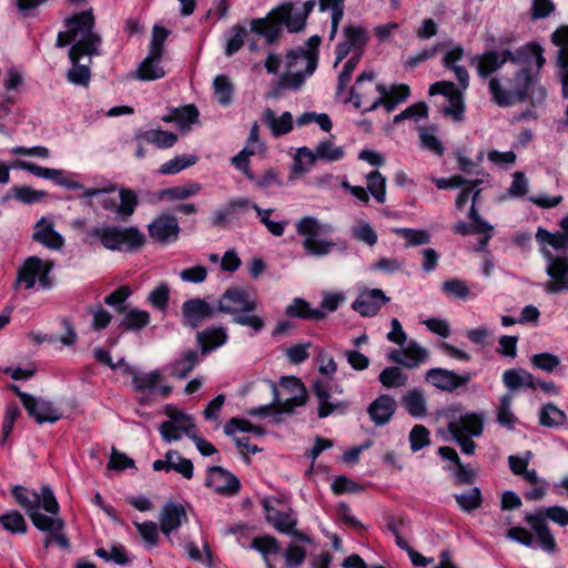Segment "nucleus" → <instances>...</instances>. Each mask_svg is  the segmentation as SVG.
Masks as SVG:
<instances>
[{
	"label": "nucleus",
	"mask_w": 568,
	"mask_h": 568,
	"mask_svg": "<svg viewBox=\"0 0 568 568\" xmlns=\"http://www.w3.org/2000/svg\"><path fill=\"white\" fill-rule=\"evenodd\" d=\"M67 30L59 32L57 47L70 43L69 58L72 68L68 71L69 82L87 87L91 79L90 64L93 55H99L101 37L93 30L94 17L91 11H83L65 20Z\"/></svg>",
	"instance_id": "nucleus-1"
},
{
	"label": "nucleus",
	"mask_w": 568,
	"mask_h": 568,
	"mask_svg": "<svg viewBox=\"0 0 568 568\" xmlns=\"http://www.w3.org/2000/svg\"><path fill=\"white\" fill-rule=\"evenodd\" d=\"M316 6V0L305 2H284L263 19H253L251 30L265 38L267 43L275 42L282 33L283 27L290 32L301 31L311 11Z\"/></svg>",
	"instance_id": "nucleus-2"
},
{
	"label": "nucleus",
	"mask_w": 568,
	"mask_h": 568,
	"mask_svg": "<svg viewBox=\"0 0 568 568\" xmlns=\"http://www.w3.org/2000/svg\"><path fill=\"white\" fill-rule=\"evenodd\" d=\"M11 491L16 501L27 511L36 528L41 531L64 528V523L59 517V503L49 486H42L41 491L37 493L21 485H14Z\"/></svg>",
	"instance_id": "nucleus-3"
},
{
	"label": "nucleus",
	"mask_w": 568,
	"mask_h": 568,
	"mask_svg": "<svg viewBox=\"0 0 568 568\" xmlns=\"http://www.w3.org/2000/svg\"><path fill=\"white\" fill-rule=\"evenodd\" d=\"M542 53L544 50L540 44L530 42L515 51H486L480 55L474 57L473 63L476 65L478 74L481 78H487L500 69L507 61H511L517 64H529L530 60L535 58L536 68L537 70H540L546 62Z\"/></svg>",
	"instance_id": "nucleus-4"
},
{
	"label": "nucleus",
	"mask_w": 568,
	"mask_h": 568,
	"mask_svg": "<svg viewBox=\"0 0 568 568\" xmlns=\"http://www.w3.org/2000/svg\"><path fill=\"white\" fill-rule=\"evenodd\" d=\"M53 267L51 260H42L36 255L27 257L17 268L13 291H50L54 286L51 275Z\"/></svg>",
	"instance_id": "nucleus-5"
},
{
	"label": "nucleus",
	"mask_w": 568,
	"mask_h": 568,
	"mask_svg": "<svg viewBox=\"0 0 568 568\" xmlns=\"http://www.w3.org/2000/svg\"><path fill=\"white\" fill-rule=\"evenodd\" d=\"M87 235L98 240L104 248L110 251H135L145 242L144 234L133 226L101 225L87 230Z\"/></svg>",
	"instance_id": "nucleus-6"
},
{
	"label": "nucleus",
	"mask_w": 568,
	"mask_h": 568,
	"mask_svg": "<svg viewBox=\"0 0 568 568\" xmlns=\"http://www.w3.org/2000/svg\"><path fill=\"white\" fill-rule=\"evenodd\" d=\"M295 227L296 233L303 239L302 247L310 256H327L337 246L334 241L321 237V235L332 232V226L321 223L314 216H303L296 222Z\"/></svg>",
	"instance_id": "nucleus-7"
},
{
	"label": "nucleus",
	"mask_w": 568,
	"mask_h": 568,
	"mask_svg": "<svg viewBox=\"0 0 568 568\" xmlns=\"http://www.w3.org/2000/svg\"><path fill=\"white\" fill-rule=\"evenodd\" d=\"M525 520L535 531L539 547L552 552L556 549V540L546 521L550 520L561 527L568 526V509L562 506L546 507L534 514L527 513Z\"/></svg>",
	"instance_id": "nucleus-8"
},
{
	"label": "nucleus",
	"mask_w": 568,
	"mask_h": 568,
	"mask_svg": "<svg viewBox=\"0 0 568 568\" xmlns=\"http://www.w3.org/2000/svg\"><path fill=\"white\" fill-rule=\"evenodd\" d=\"M484 430V415L479 413H467L450 420L448 432L450 439L458 444L463 454L471 456L476 450V443L473 437L481 436Z\"/></svg>",
	"instance_id": "nucleus-9"
},
{
	"label": "nucleus",
	"mask_w": 568,
	"mask_h": 568,
	"mask_svg": "<svg viewBox=\"0 0 568 568\" xmlns=\"http://www.w3.org/2000/svg\"><path fill=\"white\" fill-rule=\"evenodd\" d=\"M281 393L276 385L270 382L274 404H277V413H292L294 408L303 406L306 403L307 393L304 384L294 376L281 378Z\"/></svg>",
	"instance_id": "nucleus-10"
},
{
	"label": "nucleus",
	"mask_w": 568,
	"mask_h": 568,
	"mask_svg": "<svg viewBox=\"0 0 568 568\" xmlns=\"http://www.w3.org/2000/svg\"><path fill=\"white\" fill-rule=\"evenodd\" d=\"M546 260V274L548 281L542 284L547 294L568 292V254L554 255L549 248H540Z\"/></svg>",
	"instance_id": "nucleus-11"
},
{
	"label": "nucleus",
	"mask_w": 568,
	"mask_h": 568,
	"mask_svg": "<svg viewBox=\"0 0 568 568\" xmlns=\"http://www.w3.org/2000/svg\"><path fill=\"white\" fill-rule=\"evenodd\" d=\"M257 308V300L253 293L242 286L227 288L219 301V310L233 317L241 313H252Z\"/></svg>",
	"instance_id": "nucleus-12"
},
{
	"label": "nucleus",
	"mask_w": 568,
	"mask_h": 568,
	"mask_svg": "<svg viewBox=\"0 0 568 568\" xmlns=\"http://www.w3.org/2000/svg\"><path fill=\"white\" fill-rule=\"evenodd\" d=\"M126 372L132 375V387L140 394L139 402L141 404L149 402V394L151 393L158 392L162 397H168L172 392L169 385H160L163 376L158 369L141 373L133 368H128Z\"/></svg>",
	"instance_id": "nucleus-13"
},
{
	"label": "nucleus",
	"mask_w": 568,
	"mask_h": 568,
	"mask_svg": "<svg viewBox=\"0 0 568 568\" xmlns=\"http://www.w3.org/2000/svg\"><path fill=\"white\" fill-rule=\"evenodd\" d=\"M375 73L374 71H364L361 73L355 84L349 90V97L345 99V102H351L356 109L362 108L365 104H371L375 99L373 95L375 93L381 94V91L384 90L383 84L375 83Z\"/></svg>",
	"instance_id": "nucleus-14"
},
{
	"label": "nucleus",
	"mask_w": 568,
	"mask_h": 568,
	"mask_svg": "<svg viewBox=\"0 0 568 568\" xmlns=\"http://www.w3.org/2000/svg\"><path fill=\"white\" fill-rule=\"evenodd\" d=\"M312 390L317 400V416L326 418L333 414H343L348 403L346 400L334 398L332 388L327 382L315 379L312 384Z\"/></svg>",
	"instance_id": "nucleus-15"
},
{
	"label": "nucleus",
	"mask_w": 568,
	"mask_h": 568,
	"mask_svg": "<svg viewBox=\"0 0 568 568\" xmlns=\"http://www.w3.org/2000/svg\"><path fill=\"white\" fill-rule=\"evenodd\" d=\"M170 417V420L163 422L159 427L162 438L168 443L179 440L183 435L192 439L196 433L193 417L183 412H174Z\"/></svg>",
	"instance_id": "nucleus-16"
},
{
	"label": "nucleus",
	"mask_w": 568,
	"mask_h": 568,
	"mask_svg": "<svg viewBox=\"0 0 568 568\" xmlns=\"http://www.w3.org/2000/svg\"><path fill=\"white\" fill-rule=\"evenodd\" d=\"M18 397L29 416L34 418L38 424H53L61 417L58 409L49 400L32 396L28 393H18Z\"/></svg>",
	"instance_id": "nucleus-17"
},
{
	"label": "nucleus",
	"mask_w": 568,
	"mask_h": 568,
	"mask_svg": "<svg viewBox=\"0 0 568 568\" xmlns=\"http://www.w3.org/2000/svg\"><path fill=\"white\" fill-rule=\"evenodd\" d=\"M16 168L28 171L38 178L51 180L55 184H58L60 186H64L69 190L83 189V185L81 183H79L72 179L71 173L64 172L59 169L42 168L32 162H28V161H23V160H18L16 162Z\"/></svg>",
	"instance_id": "nucleus-18"
},
{
	"label": "nucleus",
	"mask_w": 568,
	"mask_h": 568,
	"mask_svg": "<svg viewBox=\"0 0 568 568\" xmlns=\"http://www.w3.org/2000/svg\"><path fill=\"white\" fill-rule=\"evenodd\" d=\"M551 41L558 48L556 64L560 69L559 78L562 87V97L568 99V26L558 28L551 34Z\"/></svg>",
	"instance_id": "nucleus-19"
},
{
	"label": "nucleus",
	"mask_w": 568,
	"mask_h": 568,
	"mask_svg": "<svg viewBox=\"0 0 568 568\" xmlns=\"http://www.w3.org/2000/svg\"><path fill=\"white\" fill-rule=\"evenodd\" d=\"M468 217L471 223L458 222L452 227V231L460 235L480 234L483 237L479 243L481 247H485L493 236V225L481 219L474 205L470 206Z\"/></svg>",
	"instance_id": "nucleus-20"
},
{
	"label": "nucleus",
	"mask_w": 568,
	"mask_h": 568,
	"mask_svg": "<svg viewBox=\"0 0 568 568\" xmlns=\"http://www.w3.org/2000/svg\"><path fill=\"white\" fill-rule=\"evenodd\" d=\"M425 377L426 381L434 385L436 388L446 392H453L456 388L468 384L471 378V375H459L454 371H448L445 368H432L426 373Z\"/></svg>",
	"instance_id": "nucleus-21"
},
{
	"label": "nucleus",
	"mask_w": 568,
	"mask_h": 568,
	"mask_svg": "<svg viewBox=\"0 0 568 568\" xmlns=\"http://www.w3.org/2000/svg\"><path fill=\"white\" fill-rule=\"evenodd\" d=\"M389 298L379 288L366 290L359 293L352 308L362 316H374Z\"/></svg>",
	"instance_id": "nucleus-22"
},
{
	"label": "nucleus",
	"mask_w": 568,
	"mask_h": 568,
	"mask_svg": "<svg viewBox=\"0 0 568 568\" xmlns=\"http://www.w3.org/2000/svg\"><path fill=\"white\" fill-rule=\"evenodd\" d=\"M150 236L160 243H170L178 240L180 226L175 216L162 214L149 225Z\"/></svg>",
	"instance_id": "nucleus-23"
},
{
	"label": "nucleus",
	"mask_w": 568,
	"mask_h": 568,
	"mask_svg": "<svg viewBox=\"0 0 568 568\" xmlns=\"http://www.w3.org/2000/svg\"><path fill=\"white\" fill-rule=\"evenodd\" d=\"M396 408L395 398L388 394H382L369 404L367 414L375 426H384L390 422Z\"/></svg>",
	"instance_id": "nucleus-24"
},
{
	"label": "nucleus",
	"mask_w": 568,
	"mask_h": 568,
	"mask_svg": "<svg viewBox=\"0 0 568 568\" xmlns=\"http://www.w3.org/2000/svg\"><path fill=\"white\" fill-rule=\"evenodd\" d=\"M214 308L202 298L187 300L182 305V315L184 324L195 328L206 318L212 317Z\"/></svg>",
	"instance_id": "nucleus-25"
},
{
	"label": "nucleus",
	"mask_w": 568,
	"mask_h": 568,
	"mask_svg": "<svg viewBox=\"0 0 568 568\" xmlns=\"http://www.w3.org/2000/svg\"><path fill=\"white\" fill-rule=\"evenodd\" d=\"M32 239L52 251H60L64 246V237L54 230L53 223L45 217H41L36 223Z\"/></svg>",
	"instance_id": "nucleus-26"
},
{
	"label": "nucleus",
	"mask_w": 568,
	"mask_h": 568,
	"mask_svg": "<svg viewBox=\"0 0 568 568\" xmlns=\"http://www.w3.org/2000/svg\"><path fill=\"white\" fill-rule=\"evenodd\" d=\"M205 484L220 494H234L240 488L239 479L219 466H213L209 469Z\"/></svg>",
	"instance_id": "nucleus-27"
},
{
	"label": "nucleus",
	"mask_w": 568,
	"mask_h": 568,
	"mask_svg": "<svg viewBox=\"0 0 568 568\" xmlns=\"http://www.w3.org/2000/svg\"><path fill=\"white\" fill-rule=\"evenodd\" d=\"M83 193L79 196L83 204L88 206H92V199L97 197L104 210H110L115 212V203L114 199L108 196V194L116 191V185L112 182L105 181L101 184H98L94 187L82 189Z\"/></svg>",
	"instance_id": "nucleus-28"
},
{
	"label": "nucleus",
	"mask_w": 568,
	"mask_h": 568,
	"mask_svg": "<svg viewBox=\"0 0 568 568\" xmlns=\"http://www.w3.org/2000/svg\"><path fill=\"white\" fill-rule=\"evenodd\" d=\"M187 516L183 505L169 503L166 504L161 513V530L164 535L169 536L172 531L176 530L184 521Z\"/></svg>",
	"instance_id": "nucleus-29"
},
{
	"label": "nucleus",
	"mask_w": 568,
	"mask_h": 568,
	"mask_svg": "<svg viewBox=\"0 0 568 568\" xmlns=\"http://www.w3.org/2000/svg\"><path fill=\"white\" fill-rule=\"evenodd\" d=\"M503 383L510 394L523 387L537 389L536 378L523 368L506 369L503 373Z\"/></svg>",
	"instance_id": "nucleus-30"
},
{
	"label": "nucleus",
	"mask_w": 568,
	"mask_h": 568,
	"mask_svg": "<svg viewBox=\"0 0 568 568\" xmlns=\"http://www.w3.org/2000/svg\"><path fill=\"white\" fill-rule=\"evenodd\" d=\"M262 120L275 138L287 134L293 130V115L288 111L277 115L272 109H265L262 113Z\"/></svg>",
	"instance_id": "nucleus-31"
},
{
	"label": "nucleus",
	"mask_w": 568,
	"mask_h": 568,
	"mask_svg": "<svg viewBox=\"0 0 568 568\" xmlns=\"http://www.w3.org/2000/svg\"><path fill=\"white\" fill-rule=\"evenodd\" d=\"M321 43V38L318 36H312L303 47H300L295 50H291V60L302 59L306 61V65H308V73H314L317 68L318 62V47Z\"/></svg>",
	"instance_id": "nucleus-32"
},
{
	"label": "nucleus",
	"mask_w": 568,
	"mask_h": 568,
	"mask_svg": "<svg viewBox=\"0 0 568 568\" xmlns=\"http://www.w3.org/2000/svg\"><path fill=\"white\" fill-rule=\"evenodd\" d=\"M200 355L195 349H187L179 358L172 362L166 369L170 375L176 378H185L199 364Z\"/></svg>",
	"instance_id": "nucleus-33"
},
{
	"label": "nucleus",
	"mask_w": 568,
	"mask_h": 568,
	"mask_svg": "<svg viewBox=\"0 0 568 568\" xmlns=\"http://www.w3.org/2000/svg\"><path fill=\"white\" fill-rule=\"evenodd\" d=\"M227 341V333L223 327L206 328L197 334V343L201 346L202 354H207Z\"/></svg>",
	"instance_id": "nucleus-34"
},
{
	"label": "nucleus",
	"mask_w": 568,
	"mask_h": 568,
	"mask_svg": "<svg viewBox=\"0 0 568 568\" xmlns=\"http://www.w3.org/2000/svg\"><path fill=\"white\" fill-rule=\"evenodd\" d=\"M402 405L415 418H423L427 414L426 398L419 389H410L405 393L402 397Z\"/></svg>",
	"instance_id": "nucleus-35"
},
{
	"label": "nucleus",
	"mask_w": 568,
	"mask_h": 568,
	"mask_svg": "<svg viewBox=\"0 0 568 568\" xmlns=\"http://www.w3.org/2000/svg\"><path fill=\"white\" fill-rule=\"evenodd\" d=\"M285 314L290 317L321 321L325 318L322 310L312 308L310 303L301 297H295L285 308Z\"/></svg>",
	"instance_id": "nucleus-36"
},
{
	"label": "nucleus",
	"mask_w": 568,
	"mask_h": 568,
	"mask_svg": "<svg viewBox=\"0 0 568 568\" xmlns=\"http://www.w3.org/2000/svg\"><path fill=\"white\" fill-rule=\"evenodd\" d=\"M345 0H318L321 12H331V31L328 39L333 41L337 34L339 22L344 17Z\"/></svg>",
	"instance_id": "nucleus-37"
},
{
	"label": "nucleus",
	"mask_w": 568,
	"mask_h": 568,
	"mask_svg": "<svg viewBox=\"0 0 568 568\" xmlns=\"http://www.w3.org/2000/svg\"><path fill=\"white\" fill-rule=\"evenodd\" d=\"M136 139L153 144L159 149H170L176 143L178 135L170 131L152 129L138 133Z\"/></svg>",
	"instance_id": "nucleus-38"
},
{
	"label": "nucleus",
	"mask_w": 568,
	"mask_h": 568,
	"mask_svg": "<svg viewBox=\"0 0 568 568\" xmlns=\"http://www.w3.org/2000/svg\"><path fill=\"white\" fill-rule=\"evenodd\" d=\"M199 118V111L193 104L181 109H175L171 114L162 118L164 122H174L182 130H189L190 125L195 123Z\"/></svg>",
	"instance_id": "nucleus-39"
},
{
	"label": "nucleus",
	"mask_w": 568,
	"mask_h": 568,
	"mask_svg": "<svg viewBox=\"0 0 568 568\" xmlns=\"http://www.w3.org/2000/svg\"><path fill=\"white\" fill-rule=\"evenodd\" d=\"M202 190V185L197 182H189L184 185H176L163 189L159 192V199H168L170 201H181L197 195Z\"/></svg>",
	"instance_id": "nucleus-40"
},
{
	"label": "nucleus",
	"mask_w": 568,
	"mask_h": 568,
	"mask_svg": "<svg viewBox=\"0 0 568 568\" xmlns=\"http://www.w3.org/2000/svg\"><path fill=\"white\" fill-rule=\"evenodd\" d=\"M429 353L418 342L410 341L405 346V355L403 358V366L409 369L418 367L420 364L428 361Z\"/></svg>",
	"instance_id": "nucleus-41"
},
{
	"label": "nucleus",
	"mask_w": 568,
	"mask_h": 568,
	"mask_svg": "<svg viewBox=\"0 0 568 568\" xmlns=\"http://www.w3.org/2000/svg\"><path fill=\"white\" fill-rule=\"evenodd\" d=\"M150 313L139 308L126 311L121 320V327L125 331H141L150 324Z\"/></svg>",
	"instance_id": "nucleus-42"
},
{
	"label": "nucleus",
	"mask_w": 568,
	"mask_h": 568,
	"mask_svg": "<svg viewBox=\"0 0 568 568\" xmlns=\"http://www.w3.org/2000/svg\"><path fill=\"white\" fill-rule=\"evenodd\" d=\"M532 62L536 64L535 58L530 60L529 64H523L524 68L519 70L515 75L513 90L518 102L525 100L527 92L532 84V74L531 70L529 69Z\"/></svg>",
	"instance_id": "nucleus-43"
},
{
	"label": "nucleus",
	"mask_w": 568,
	"mask_h": 568,
	"mask_svg": "<svg viewBox=\"0 0 568 568\" xmlns=\"http://www.w3.org/2000/svg\"><path fill=\"white\" fill-rule=\"evenodd\" d=\"M488 89L491 94V100L499 106H510L518 102L514 90L505 89L498 78H491L489 80Z\"/></svg>",
	"instance_id": "nucleus-44"
},
{
	"label": "nucleus",
	"mask_w": 568,
	"mask_h": 568,
	"mask_svg": "<svg viewBox=\"0 0 568 568\" xmlns=\"http://www.w3.org/2000/svg\"><path fill=\"white\" fill-rule=\"evenodd\" d=\"M266 518L276 530L288 535H297V532L293 531L296 519L291 514L267 508Z\"/></svg>",
	"instance_id": "nucleus-45"
},
{
	"label": "nucleus",
	"mask_w": 568,
	"mask_h": 568,
	"mask_svg": "<svg viewBox=\"0 0 568 568\" xmlns=\"http://www.w3.org/2000/svg\"><path fill=\"white\" fill-rule=\"evenodd\" d=\"M536 240L542 247L551 246L555 250H568V237L562 232L551 233L539 226L536 232Z\"/></svg>",
	"instance_id": "nucleus-46"
},
{
	"label": "nucleus",
	"mask_w": 568,
	"mask_h": 568,
	"mask_svg": "<svg viewBox=\"0 0 568 568\" xmlns=\"http://www.w3.org/2000/svg\"><path fill=\"white\" fill-rule=\"evenodd\" d=\"M567 422V415L555 404H546L539 410V423L545 427H559Z\"/></svg>",
	"instance_id": "nucleus-47"
},
{
	"label": "nucleus",
	"mask_w": 568,
	"mask_h": 568,
	"mask_svg": "<svg viewBox=\"0 0 568 568\" xmlns=\"http://www.w3.org/2000/svg\"><path fill=\"white\" fill-rule=\"evenodd\" d=\"M367 192L377 203L386 202V178L377 170L366 174Z\"/></svg>",
	"instance_id": "nucleus-48"
},
{
	"label": "nucleus",
	"mask_w": 568,
	"mask_h": 568,
	"mask_svg": "<svg viewBox=\"0 0 568 568\" xmlns=\"http://www.w3.org/2000/svg\"><path fill=\"white\" fill-rule=\"evenodd\" d=\"M224 433L231 437H235V434L239 433H251L254 436H263L265 430L261 426L254 425L246 419L233 417L224 425Z\"/></svg>",
	"instance_id": "nucleus-49"
},
{
	"label": "nucleus",
	"mask_w": 568,
	"mask_h": 568,
	"mask_svg": "<svg viewBox=\"0 0 568 568\" xmlns=\"http://www.w3.org/2000/svg\"><path fill=\"white\" fill-rule=\"evenodd\" d=\"M199 161V158L194 154H182L178 155L166 162H164L159 172L164 175H172L194 165Z\"/></svg>",
	"instance_id": "nucleus-50"
},
{
	"label": "nucleus",
	"mask_w": 568,
	"mask_h": 568,
	"mask_svg": "<svg viewBox=\"0 0 568 568\" xmlns=\"http://www.w3.org/2000/svg\"><path fill=\"white\" fill-rule=\"evenodd\" d=\"M162 57H153L152 54H148V57L140 63L139 67V78L142 80L151 81L156 80L164 77V70L160 65Z\"/></svg>",
	"instance_id": "nucleus-51"
},
{
	"label": "nucleus",
	"mask_w": 568,
	"mask_h": 568,
	"mask_svg": "<svg viewBox=\"0 0 568 568\" xmlns=\"http://www.w3.org/2000/svg\"><path fill=\"white\" fill-rule=\"evenodd\" d=\"M404 92L402 95L396 100H390L386 95V87H384V90L381 91V94L377 95L369 105L365 106L363 109V113L372 112L378 109L379 106H384L386 112H392L395 110V108L398 105V103L405 101L409 97V88H403Z\"/></svg>",
	"instance_id": "nucleus-52"
},
{
	"label": "nucleus",
	"mask_w": 568,
	"mask_h": 568,
	"mask_svg": "<svg viewBox=\"0 0 568 568\" xmlns=\"http://www.w3.org/2000/svg\"><path fill=\"white\" fill-rule=\"evenodd\" d=\"M351 236L368 246H374L378 241V235L374 227L366 221H357L349 230Z\"/></svg>",
	"instance_id": "nucleus-53"
},
{
	"label": "nucleus",
	"mask_w": 568,
	"mask_h": 568,
	"mask_svg": "<svg viewBox=\"0 0 568 568\" xmlns=\"http://www.w3.org/2000/svg\"><path fill=\"white\" fill-rule=\"evenodd\" d=\"M378 381L386 388H398L407 384L408 376L398 366H390L381 372Z\"/></svg>",
	"instance_id": "nucleus-54"
},
{
	"label": "nucleus",
	"mask_w": 568,
	"mask_h": 568,
	"mask_svg": "<svg viewBox=\"0 0 568 568\" xmlns=\"http://www.w3.org/2000/svg\"><path fill=\"white\" fill-rule=\"evenodd\" d=\"M213 89L216 100L222 106H229L232 103L234 89L226 75H217L213 81Z\"/></svg>",
	"instance_id": "nucleus-55"
},
{
	"label": "nucleus",
	"mask_w": 568,
	"mask_h": 568,
	"mask_svg": "<svg viewBox=\"0 0 568 568\" xmlns=\"http://www.w3.org/2000/svg\"><path fill=\"white\" fill-rule=\"evenodd\" d=\"M315 150L317 158L328 163L339 161L345 155L344 148L335 145L331 140L320 141Z\"/></svg>",
	"instance_id": "nucleus-56"
},
{
	"label": "nucleus",
	"mask_w": 568,
	"mask_h": 568,
	"mask_svg": "<svg viewBox=\"0 0 568 568\" xmlns=\"http://www.w3.org/2000/svg\"><path fill=\"white\" fill-rule=\"evenodd\" d=\"M344 39L354 49V54L362 53L367 42V32L361 26L349 24L344 29Z\"/></svg>",
	"instance_id": "nucleus-57"
},
{
	"label": "nucleus",
	"mask_w": 568,
	"mask_h": 568,
	"mask_svg": "<svg viewBox=\"0 0 568 568\" xmlns=\"http://www.w3.org/2000/svg\"><path fill=\"white\" fill-rule=\"evenodd\" d=\"M454 497L458 506L466 513H470L481 506V491L477 487L455 494Z\"/></svg>",
	"instance_id": "nucleus-58"
},
{
	"label": "nucleus",
	"mask_w": 568,
	"mask_h": 568,
	"mask_svg": "<svg viewBox=\"0 0 568 568\" xmlns=\"http://www.w3.org/2000/svg\"><path fill=\"white\" fill-rule=\"evenodd\" d=\"M312 74L313 73H308V65H306L304 70H287V72L282 74L278 87L282 89L298 90Z\"/></svg>",
	"instance_id": "nucleus-59"
},
{
	"label": "nucleus",
	"mask_w": 568,
	"mask_h": 568,
	"mask_svg": "<svg viewBox=\"0 0 568 568\" xmlns=\"http://www.w3.org/2000/svg\"><path fill=\"white\" fill-rule=\"evenodd\" d=\"M316 161H321L316 155V150L306 146L300 148L294 156L293 170L296 173L307 172Z\"/></svg>",
	"instance_id": "nucleus-60"
},
{
	"label": "nucleus",
	"mask_w": 568,
	"mask_h": 568,
	"mask_svg": "<svg viewBox=\"0 0 568 568\" xmlns=\"http://www.w3.org/2000/svg\"><path fill=\"white\" fill-rule=\"evenodd\" d=\"M513 397L510 393L503 395L497 410V422L508 429L514 428L516 423V417L511 410Z\"/></svg>",
	"instance_id": "nucleus-61"
},
{
	"label": "nucleus",
	"mask_w": 568,
	"mask_h": 568,
	"mask_svg": "<svg viewBox=\"0 0 568 568\" xmlns=\"http://www.w3.org/2000/svg\"><path fill=\"white\" fill-rule=\"evenodd\" d=\"M120 204L115 205V213L120 216H131L138 206V197L135 193L129 189L121 187L119 190Z\"/></svg>",
	"instance_id": "nucleus-62"
},
{
	"label": "nucleus",
	"mask_w": 568,
	"mask_h": 568,
	"mask_svg": "<svg viewBox=\"0 0 568 568\" xmlns=\"http://www.w3.org/2000/svg\"><path fill=\"white\" fill-rule=\"evenodd\" d=\"M169 471L174 470L190 479L193 476V464L190 459L182 457L175 450L168 452Z\"/></svg>",
	"instance_id": "nucleus-63"
},
{
	"label": "nucleus",
	"mask_w": 568,
	"mask_h": 568,
	"mask_svg": "<svg viewBox=\"0 0 568 568\" xmlns=\"http://www.w3.org/2000/svg\"><path fill=\"white\" fill-rule=\"evenodd\" d=\"M0 523L3 528L13 534H24L27 531V523L24 517L17 510H11L0 516Z\"/></svg>",
	"instance_id": "nucleus-64"
}]
</instances>
